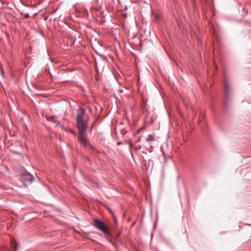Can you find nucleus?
Masks as SVG:
<instances>
[{"instance_id": "423d86ee", "label": "nucleus", "mask_w": 251, "mask_h": 251, "mask_svg": "<svg viewBox=\"0 0 251 251\" xmlns=\"http://www.w3.org/2000/svg\"><path fill=\"white\" fill-rule=\"evenodd\" d=\"M10 242L11 248L13 250V251H17L18 244L16 243L15 240L14 238L11 239Z\"/></svg>"}, {"instance_id": "9b49d317", "label": "nucleus", "mask_w": 251, "mask_h": 251, "mask_svg": "<svg viewBox=\"0 0 251 251\" xmlns=\"http://www.w3.org/2000/svg\"><path fill=\"white\" fill-rule=\"evenodd\" d=\"M91 10H95L96 11H98V10H99V9H97V8H91Z\"/></svg>"}, {"instance_id": "9d476101", "label": "nucleus", "mask_w": 251, "mask_h": 251, "mask_svg": "<svg viewBox=\"0 0 251 251\" xmlns=\"http://www.w3.org/2000/svg\"><path fill=\"white\" fill-rule=\"evenodd\" d=\"M144 127H140V128H139L137 131H136V134H139L140 133V132L142 130H143L144 129Z\"/></svg>"}, {"instance_id": "f8f14e48", "label": "nucleus", "mask_w": 251, "mask_h": 251, "mask_svg": "<svg viewBox=\"0 0 251 251\" xmlns=\"http://www.w3.org/2000/svg\"><path fill=\"white\" fill-rule=\"evenodd\" d=\"M109 211L111 213V214L113 215V217L115 218V216H114V213H113V212L111 210H109Z\"/></svg>"}, {"instance_id": "2eb2a0df", "label": "nucleus", "mask_w": 251, "mask_h": 251, "mask_svg": "<svg viewBox=\"0 0 251 251\" xmlns=\"http://www.w3.org/2000/svg\"><path fill=\"white\" fill-rule=\"evenodd\" d=\"M59 125V126H60L61 128H63V126L62 125H61L60 124V125Z\"/></svg>"}, {"instance_id": "7ed1b4c3", "label": "nucleus", "mask_w": 251, "mask_h": 251, "mask_svg": "<svg viewBox=\"0 0 251 251\" xmlns=\"http://www.w3.org/2000/svg\"><path fill=\"white\" fill-rule=\"evenodd\" d=\"M78 140L79 142L83 145L84 147H89L93 151L100 153V151L97 150L94 146L90 144L87 139L86 131H78Z\"/></svg>"}, {"instance_id": "4468645a", "label": "nucleus", "mask_w": 251, "mask_h": 251, "mask_svg": "<svg viewBox=\"0 0 251 251\" xmlns=\"http://www.w3.org/2000/svg\"><path fill=\"white\" fill-rule=\"evenodd\" d=\"M25 18H28V17H29V15H28V14H26L25 15Z\"/></svg>"}, {"instance_id": "ddd939ff", "label": "nucleus", "mask_w": 251, "mask_h": 251, "mask_svg": "<svg viewBox=\"0 0 251 251\" xmlns=\"http://www.w3.org/2000/svg\"><path fill=\"white\" fill-rule=\"evenodd\" d=\"M109 237H107L108 241L109 242L112 243V241L111 240V239H108V238H109Z\"/></svg>"}, {"instance_id": "6e6552de", "label": "nucleus", "mask_w": 251, "mask_h": 251, "mask_svg": "<svg viewBox=\"0 0 251 251\" xmlns=\"http://www.w3.org/2000/svg\"><path fill=\"white\" fill-rule=\"evenodd\" d=\"M49 120L51 122L56 123L57 125H60V122H57L56 120L54 119L53 117H50L49 119Z\"/></svg>"}, {"instance_id": "f257e3e1", "label": "nucleus", "mask_w": 251, "mask_h": 251, "mask_svg": "<svg viewBox=\"0 0 251 251\" xmlns=\"http://www.w3.org/2000/svg\"><path fill=\"white\" fill-rule=\"evenodd\" d=\"M88 117L85 115V110L84 108H79L77 112L76 126L78 131H86Z\"/></svg>"}, {"instance_id": "0eeeda50", "label": "nucleus", "mask_w": 251, "mask_h": 251, "mask_svg": "<svg viewBox=\"0 0 251 251\" xmlns=\"http://www.w3.org/2000/svg\"><path fill=\"white\" fill-rule=\"evenodd\" d=\"M154 136L151 134H149L146 139V141L148 142H151L154 140Z\"/></svg>"}, {"instance_id": "1a4fd4ad", "label": "nucleus", "mask_w": 251, "mask_h": 251, "mask_svg": "<svg viewBox=\"0 0 251 251\" xmlns=\"http://www.w3.org/2000/svg\"><path fill=\"white\" fill-rule=\"evenodd\" d=\"M0 251H9V250L4 247H1L0 248Z\"/></svg>"}, {"instance_id": "f03ea898", "label": "nucleus", "mask_w": 251, "mask_h": 251, "mask_svg": "<svg viewBox=\"0 0 251 251\" xmlns=\"http://www.w3.org/2000/svg\"><path fill=\"white\" fill-rule=\"evenodd\" d=\"M93 226L101 231L106 237H112L108 226L103 222L96 219L94 220Z\"/></svg>"}, {"instance_id": "39448f33", "label": "nucleus", "mask_w": 251, "mask_h": 251, "mask_svg": "<svg viewBox=\"0 0 251 251\" xmlns=\"http://www.w3.org/2000/svg\"><path fill=\"white\" fill-rule=\"evenodd\" d=\"M21 179L25 185H29L32 182L33 176L29 173H26L22 175Z\"/></svg>"}, {"instance_id": "20e7f679", "label": "nucleus", "mask_w": 251, "mask_h": 251, "mask_svg": "<svg viewBox=\"0 0 251 251\" xmlns=\"http://www.w3.org/2000/svg\"><path fill=\"white\" fill-rule=\"evenodd\" d=\"M224 86L226 99L225 103H226L227 102L228 100L230 99L231 94V89L230 85L227 83L226 79H225V80Z\"/></svg>"}]
</instances>
